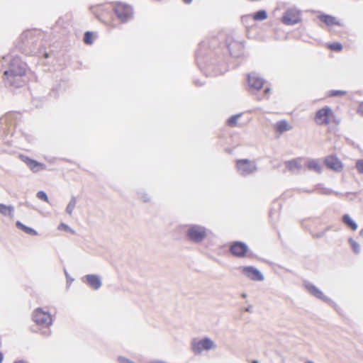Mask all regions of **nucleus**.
I'll list each match as a JSON object with an SVG mask.
<instances>
[{"label": "nucleus", "instance_id": "nucleus-1", "mask_svg": "<svg viewBox=\"0 0 363 363\" xmlns=\"http://www.w3.org/2000/svg\"><path fill=\"white\" fill-rule=\"evenodd\" d=\"M4 62H9V69L4 72V79L11 86H20L23 84L21 77L26 73V65L18 57L9 55L3 57Z\"/></svg>", "mask_w": 363, "mask_h": 363}, {"label": "nucleus", "instance_id": "nucleus-2", "mask_svg": "<svg viewBox=\"0 0 363 363\" xmlns=\"http://www.w3.org/2000/svg\"><path fill=\"white\" fill-rule=\"evenodd\" d=\"M186 235L191 242L201 243L206 238L208 230L201 225L190 224L186 226Z\"/></svg>", "mask_w": 363, "mask_h": 363}, {"label": "nucleus", "instance_id": "nucleus-3", "mask_svg": "<svg viewBox=\"0 0 363 363\" xmlns=\"http://www.w3.org/2000/svg\"><path fill=\"white\" fill-rule=\"evenodd\" d=\"M191 349L195 354H201L204 351L215 350L217 344L211 338L206 337L201 339H194L191 342Z\"/></svg>", "mask_w": 363, "mask_h": 363}, {"label": "nucleus", "instance_id": "nucleus-4", "mask_svg": "<svg viewBox=\"0 0 363 363\" xmlns=\"http://www.w3.org/2000/svg\"><path fill=\"white\" fill-rule=\"evenodd\" d=\"M33 320L39 326L48 328L52 324L51 314L43 308H37L32 314Z\"/></svg>", "mask_w": 363, "mask_h": 363}, {"label": "nucleus", "instance_id": "nucleus-5", "mask_svg": "<svg viewBox=\"0 0 363 363\" xmlns=\"http://www.w3.org/2000/svg\"><path fill=\"white\" fill-rule=\"evenodd\" d=\"M236 169L240 175L246 177L255 173L257 168L255 161L242 159L237 161Z\"/></svg>", "mask_w": 363, "mask_h": 363}, {"label": "nucleus", "instance_id": "nucleus-6", "mask_svg": "<svg viewBox=\"0 0 363 363\" xmlns=\"http://www.w3.org/2000/svg\"><path fill=\"white\" fill-rule=\"evenodd\" d=\"M238 270L241 274L245 278L254 281H262L264 279V276L255 267L252 266H240Z\"/></svg>", "mask_w": 363, "mask_h": 363}, {"label": "nucleus", "instance_id": "nucleus-7", "mask_svg": "<svg viewBox=\"0 0 363 363\" xmlns=\"http://www.w3.org/2000/svg\"><path fill=\"white\" fill-rule=\"evenodd\" d=\"M114 11L118 19L123 23L131 19L133 14L132 8L122 3H118L115 5Z\"/></svg>", "mask_w": 363, "mask_h": 363}, {"label": "nucleus", "instance_id": "nucleus-8", "mask_svg": "<svg viewBox=\"0 0 363 363\" xmlns=\"http://www.w3.org/2000/svg\"><path fill=\"white\" fill-rule=\"evenodd\" d=\"M301 20V11L295 8L288 9L281 18V22L287 26L297 24Z\"/></svg>", "mask_w": 363, "mask_h": 363}, {"label": "nucleus", "instance_id": "nucleus-9", "mask_svg": "<svg viewBox=\"0 0 363 363\" xmlns=\"http://www.w3.org/2000/svg\"><path fill=\"white\" fill-rule=\"evenodd\" d=\"M333 116V110L328 106H325L317 111L315 121L318 125H328L330 123Z\"/></svg>", "mask_w": 363, "mask_h": 363}, {"label": "nucleus", "instance_id": "nucleus-10", "mask_svg": "<svg viewBox=\"0 0 363 363\" xmlns=\"http://www.w3.org/2000/svg\"><path fill=\"white\" fill-rule=\"evenodd\" d=\"M304 286L307 291L314 297L330 305H333L334 303L331 298L325 295L324 293L320 289H318L312 283L306 282L304 284Z\"/></svg>", "mask_w": 363, "mask_h": 363}, {"label": "nucleus", "instance_id": "nucleus-11", "mask_svg": "<svg viewBox=\"0 0 363 363\" xmlns=\"http://www.w3.org/2000/svg\"><path fill=\"white\" fill-rule=\"evenodd\" d=\"M20 158L33 173H37L46 169V165L43 163L39 162L24 155H21Z\"/></svg>", "mask_w": 363, "mask_h": 363}, {"label": "nucleus", "instance_id": "nucleus-12", "mask_svg": "<svg viewBox=\"0 0 363 363\" xmlns=\"http://www.w3.org/2000/svg\"><path fill=\"white\" fill-rule=\"evenodd\" d=\"M82 281L94 290H98L102 286L101 278L96 274L85 275L82 277Z\"/></svg>", "mask_w": 363, "mask_h": 363}, {"label": "nucleus", "instance_id": "nucleus-13", "mask_svg": "<svg viewBox=\"0 0 363 363\" xmlns=\"http://www.w3.org/2000/svg\"><path fill=\"white\" fill-rule=\"evenodd\" d=\"M230 252L236 257H243L247 254L248 247L244 242H235L230 247Z\"/></svg>", "mask_w": 363, "mask_h": 363}, {"label": "nucleus", "instance_id": "nucleus-14", "mask_svg": "<svg viewBox=\"0 0 363 363\" xmlns=\"http://www.w3.org/2000/svg\"><path fill=\"white\" fill-rule=\"evenodd\" d=\"M247 82L250 87L255 90H259L264 84V79L256 72L248 74Z\"/></svg>", "mask_w": 363, "mask_h": 363}, {"label": "nucleus", "instance_id": "nucleus-15", "mask_svg": "<svg viewBox=\"0 0 363 363\" xmlns=\"http://www.w3.org/2000/svg\"><path fill=\"white\" fill-rule=\"evenodd\" d=\"M318 18L320 21L330 28H333L335 26H343V23L335 16L320 13Z\"/></svg>", "mask_w": 363, "mask_h": 363}, {"label": "nucleus", "instance_id": "nucleus-16", "mask_svg": "<svg viewBox=\"0 0 363 363\" xmlns=\"http://www.w3.org/2000/svg\"><path fill=\"white\" fill-rule=\"evenodd\" d=\"M325 163L328 168L336 172H340L343 168L342 162L335 155H330L326 157Z\"/></svg>", "mask_w": 363, "mask_h": 363}, {"label": "nucleus", "instance_id": "nucleus-17", "mask_svg": "<svg viewBox=\"0 0 363 363\" xmlns=\"http://www.w3.org/2000/svg\"><path fill=\"white\" fill-rule=\"evenodd\" d=\"M306 162L303 160H294L286 162V167L292 172H297L300 170Z\"/></svg>", "mask_w": 363, "mask_h": 363}, {"label": "nucleus", "instance_id": "nucleus-18", "mask_svg": "<svg viewBox=\"0 0 363 363\" xmlns=\"http://www.w3.org/2000/svg\"><path fill=\"white\" fill-rule=\"evenodd\" d=\"M274 128L277 133L281 134L284 132L289 131L292 129V126L286 121H278L274 125Z\"/></svg>", "mask_w": 363, "mask_h": 363}, {"label": "nucleus", "instance_id": "nucleus-19", "mask_svg": "<svg viewBox=\"0 0 363 363\" xmlns=\"http://www.w3.org/2000/svg\"><path fill=\"white\" fill-rule=\"evenodd\" d=\"M14 213V207L11 205H6L4 203H0V214L12 218Z\"/></svg>", "mask_w": 363, "mask_h": 363}, {"label": "nucleus", "instance_id": "nucleus-20", "mask_svg": "<svg viewBox=\"0 0 363 363\" xmlns=\"http://www.w3.org/2000/svg\"><path fill=\"white\" fill-rule=\"evenodd\" d=\"M16 225L18 228L21 229V230H23V232H25L27 234L33 235H36L38 234V233L35 230L25 225L20 221H17L16 223Z\"/></svg>", "mask_w": 363, "mask_h": 363}, {"label": "nucleus", "instance_id": "nucleus-21", "mask_svg": "<svg viewBox=\"0 0 363 363\" xmlns=\"http://www.w3.org/2000/svg\"><path fill=\"white\" fill-rule=\"evenodd\" d=\"M306 164L309 169L313 170L316 172H320L321 171V165L320 162L317 160H310L307 162Z\"/></svg>", "mask_w": 363, "mask_h": 363}, {"label": "nucleus", "instance_id": "nucleus-22", "mask_svg": "<svg viewBox=\"0 0 363 363\" xmlns=\"http://www.w3.org/2000/svg\"><path fill=\"white\" fill-rule=\"evenodd\" d=\"M342 221L349 227H350L353 230H356L357 229V223L352 219V218L349 215H345L342 217Z\"/></svg>", "mask_w": 363, "mask_h": 363}, {"label": "nucleus", "instance_id": "nucleus-23", "mask_svg": "<svg viewBox=\"0 0 363 363\" xmlns=\"http://www.w3.org/2000/svg\"><path fill=\"white\" fill-rule=\"evenodd\" d=\"M76 204H77L76 198L72 197L66 207L67 213H68L69 215H72V212L74 211V210L75 208Z\"/></svg>", "mask_w": 363, "mask_h": 363}, {"label": "nucleus", "instance_id": "nucleus-24", "mask_svg": "<svg viewBox=\"0 0 363 363\" xmlns=\"http://www.w3.org/2000/svg\"><path fill=\"white\" fill-rule=\"evenodd\" d=\"M267 13L264 10H261L256 12L252 18L255 21H264L267 18Z\"/></svg>", "mask_w": 363, "mask_h": 363}, {"label": "nucleus", "instance_id": "nucleus-25", "mask_svg": "<svg viewBox=\"0 0 363 363\" xmlns=\"http://www.w3.org/2000/svg\"><path fill=\"white\" fill-rule=\"evenodd\" d=\"M236 48L240 49L241 45L239 43H233L229 45V46H228V49H229L230 54L234 57H239L240 52H237L234 51V48Z\"/></svg>", "mask_w": 363, "mask_h": 363}, {"label": "nucleus", "instance_id": "nucleus-26", "mask_svg": "<svg viewBox=\"0 0 363 363\" xmlns=\"http://www.w3.org/2000/svg\"><path fill=\"white\" fill-rule=\"evenodd\" d=\"M348 241H349L350 246H351L352 249L353 250V251L355 253H359L360 252L359 245L356 241H354L352 238H350Z\"/></svg>", "mask_w": 363, "mask_h": 363}, {"label": "nucleus", "instance_id": "nucleus-27", "mask_svg": "<svg viewBox=\"0 0 363 363\" xmlns=\"http://www.w3.org/2000/svg\"><path fill=\"white\" fill-rule=\"evenodd\" d=\"M240 116L241 114H236L235 116H231L228 120V124L230 126H235L238 123V119L240 118Z\"/></svg>", "mask_w": 363, "mask_h": 363}, {"label": "nucleus", "instance_id": "nucleus-28", "mask_svg": "<svg viewBox=\"0 0 363 363\" xmlns=\"http://www.w3.org/2000/svg\"><path fill=\"white\" fill-rule=\"evenodd\" d=\"M36 196L38 199L49 203V199L47 194L43 191H40L37 193Z\"/></svg>", "mask_w": 363, "mask_h": 363}, {"label": "nucleus", "instance_id": "nucleus-29", "mask_svg": "<svg viewBox=\"0 0 363 363\" xmlns=\"http://www.w3.org/2000/svg\"><path fill=\"white\" fill-rule=\"evenodd\" d=\"M84 41L86 44L91 45L93 43V34L90 32H86L84 35Z\"/></svg>", "mask_w": 363, "mask_h": 363}, {"label": "nucleus", "instance_id": "nucleus-30", "mask_svg": "<svg viewBox=\"0 0 363 363\" xmlns=\"http://www.w3.org/2000/svg\"><path fill=\"white\" fill-rule=\"evenodd\" d=\"M57 229L59 230H64V231L69 232L71 233H74V230L69 225H67V224L63 223H60L58 225Z\"/></svg>", "mask_w": 363, "mask_h": 363}, {"label": "nucleus", "instance_id": "nucleus-31", "mask_svg": "<svg viewBox=\"0 0 363 363\" xmlns=\"http://www.w3.org/2000/svg\"><path fill=\"white\" fill-rule=\"evenodd\" d=\"M346 94L345 91L341 90H332L328 93L329 96H341Z\"/></svg>", "mask_w": 363, "mask_h": 363}, {"label": "nucleus", "instance_id": "nucleus-32", "mask_svg": "<svg viewBox=\"0 0 363 363\" xmlns=\"http://www.w3.org/2000/svg\"><path fill=\"white\" fill-rule=\"evenodd\" d=\"M329 48L335 51H340L342 49V46L339 43H331L328 45Z\"/></svg>", "mask_w": 363, "mask_h": 363}, {"label": "nucleus", "instance_id": "nucleus-33", "mask_svg": "<svg viewBox=\"0 0 363 363\" xmlns=\"http://www.w3.org/2000/svg\"><path fill=\"white\" fill-rule=\"evenodd\" d=\"M356 168L359 173L362 174L363 173V160H359L356 162Z\"/></svg>", "mask_w": 363, "mask_h": 363}, {"label": "nucleus", "instance_id": "nucleus-34", "mask_svg": "<svg viewBox=\"0 0 363 363\" xmlns=\"http://www.w3.org/2000/svg\"><path fill=\"white\" fill-rule=\"evenodd\" d=\"M65 277L67 280V286L69 287L72 284L74 279L69 277L67 272H65Z\"/></svg>", "mask_w": 363, "mask_h": 363}, {"label": "nucleus", "instance_id": "nucleus-35", "mask_svg": "<svg viewBox=\"0 0 363 363\" xmlns=\"http://www.w3.org/2000/svg\"><path fill=\"white\" fill-rule=\"evenodd\" d=\"M140 197L143 201H148L150 200V196L145 193L141 194Z\"/></svg>", "mask_w": 363, "mask_h": 363}, {"label": "nucleus", "instance_id": "nucleus-36", "mask_svg": "<svg viewBox=\"0 0 363 363\" xmlns=\"http://www.w3.org/2000/svg\"><path fill=\"white\" fill-rule=\"evenodd\" d=\"M357 112L363 116V102L361 103L359 105V107H358V109H357Z\"/></svg>", "mask_w": 363, "mask_h": 363}, {"label": "nucleus", "instance_id": "nucleus-37", "mask_svg": "<svg viewBox=\"0 0 363 363\" xmlns=\"http://www.w3.org/2000/svg\"><path fill=\"white\" fill-rule=\"evenodd\" d=\"M149 363H167V362L162 361V360H152L150 361Z\"/></svg>", "mask_w": 363, "mask_h": 363}, {"label": "nucleus", "instance_id": "nucleus-38", "mask_svg": "<svg viewBox=\"0 0 363 363\" xmlns=\"http://www.w3.org/2000/svg\"><path fill=\"white\" fill-rule=\"evenodd\" d=\"M14 363H27V362L22 361V360H18V361L15 362Z\"/></svg>", "mask_w": 363, "mask_h": 363}, {"label": "nucleus", "instance_id": "nucleus-39", "mask_svg": "<svg viewBox=\"0 0 363 363\" xmlns=\"http://www.w3.org/2000/svg\"><path fill=\"white\" fill-rule=\"evenodd\" d=\"M3 360V354L0 352V363L2 362Z\"/></svg>", "mask_w": 363, "mask_h": 363}, {"label": "nucleus", "instance_id": "nucleus-40", "mask_svg": "<svg viewBox=\"0 0 363 363\" xmlns=\"http://www.w3.org/2000/svg\"><path fill=\"white\" fill-rule=\"evenodd\" d=\"M269 91H270V89L267 88V89H266L264 90V93H265L266 94H267L269 92Z\"/></svg>", "mask_w": 363, "mask_h": 363}, {"label": "nucleus", "instance_id": "nucleus-41", "mask_svg": "<svg viewBox=\"0 0 363 363\" xmlns=\"http://www.w3.org/2000/svg\"><path fill=\"white\" fill-rule=\"evenodd\" d=\"M183 1H184L185 3L189 4V3L191 2V1H192V0H183Z\"/></svg>", "mask_w": 363, "mask_h": 363}, {"label": "nucleus", "instance_id": "nucleus-42", "mask_svg": "<svg viewBox=\"0 0 363 363\" xmlns=\"http://www.w3.org/2000/svg\"><path fill=\"white\" fill-rule=\"evenodd\" d=\"M249 17H250L249 16L242 17V21H244L245 19H247Z\"/></svg>", "mask_w": 363, "mask_h": 363}, {"label": "nucleus", "instance_id": "nucleus-43", "mask_svg": "<svg viewBox=\"0 0 363 363\" xmlns=\"http://www.w3.org/2000/svg\"><path fill=\"white\" fill-rule=\"evenodd\" d=\"M306 363H314V362L312 361H306Z\"/></svg>", "mask_w": 363, "mask_h": 363}, {"label": "nucleus", "instance_id": "nucleus-44", "mask_svg": "<svg viewBox=\"0 0 363 363\" xmlns=\"http://www.w3.org/2000/svg\"><path fill=\"white\" fill-rule=\"evenodd\" d=\"M252 363H258V361L254 360Z\"/></svg>", "mask_w": 363, "mask_h": 363}]
</instances>
